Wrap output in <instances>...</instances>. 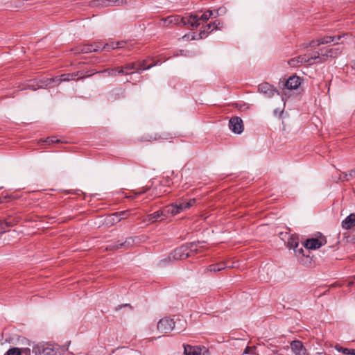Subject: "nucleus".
Returning a JSON list of instances; mask_svg holds the SVG:
<instances>
[{
  "mask_svg": "<svg viewBox=\"0 0 355 355\" xmlns=\"http://www.w3.org/2000/svg\"><path fill=\"white\" fill-rule=\"evenodd\" d=\"M196 202L195 198L189 200L179 199L173 203H171L163 208L164 218H167L168 215L175 216L184 210L190 208Z\"/></svg>",
  "mask_w": 355,
  "mask_h": 355,
  "instance_id": "1",
  "label": "nucleus"
},
{
  "mask_svg": "<svg viewBox=\"0 0 355 355\" xmlns=\"http://www.w3.org/2000/svg\"><path fill=\"white\" fill-rule=\"evenodd\" d=\"M197 243H190L189 244L182 245L176 248L169 254L168 259L170 261L184 260L190 257L192 254L197 252Z\"/></svg>",
  "mask_w": 355,
  "mask_h": 355,
  "instance_id": "2",
  "label": "nucleus"
},
{
  "mask_svg": "<svg viewBox=\"0 0 355 355\" xmlns=\"http://www.w3.org/2000/svg\"><path fill=\"white\" fill-rule=\"evenodd\" d=\"M89 73V71H86L85 74H83V72L82 71H77L74 73H65L61 75L60 77H55L54 78H49L46 81L48 82L46 85L50 84L53 82H56L58 84H60L62 82H67L70 81L72 80H74L76 77L78 76V80L79 79H83L87 76V74Z\"/></svg>",
  "mask_w": 355,
  "mask_h": 355,
  "instance_id": "3",
  "label": "nucleus"
},
{
  "mask_svg": "<svg viewBox=\"0 0 355 355\" xmlns=\"http://www.w3.org/2000/svg\"><path fill=\"white\" fill-rule=\"evenodd\" d=\"M183 347L185 355H209V349L202 345H184Z\"/></svg>",
  "mask_w": 355,
  "mask_h": 355,
  "instance_id": "4",
  "label": "nucleus"
},
{
  "mask_svg": "<svg viewBox=\"0 0 355 355\" xmlns=\"http://www.w3.org/2000/svg\"><path fill=\"white\" fill-rule=\"evenodd\" d=\"M157 328L160 333L166 335L175 329V322L171 318H163L158 322Z\"/></svg>",
  "mask_w": 355,
  "mask_h": 355,
  "instance_id": "5",
  "label": "nucleus"
},
{
  "mask_svg": "<svg viewBox=\"0 0 355 355\" xmlns=\"http://www.w3.org/2000/svg\"><path fill=\"white\" fill-rule=\"evenodd\" d=\"M101 49L100 42H94L90 44H80L74 49L75 53H88L97 52Z\"/></svg>",
  "mask_w": 355,
  "mask_h": 355,
  "instance_id": "6",
  "label": "nucleus"
},
{
  "mask_svg": "<svg viewBox=\"0 0 355 355\" xmlns=\"http://www.w3.org/2000/svg\"><path fill=\"white\" fill-rule=\"evenodd\" d=\"M128 0H94L90 3L92 7L97 6H121L125 5Z\"/></svg>",
  "mask_w": 355,
  "mask_h": 355,
  "instance_id": "7",
  "label": "nucleus"
},
{
  "mask_svg": "<svg viewBox=\"0 0 355 355\" xmlns=\"http://www.w3.org/2000/svg\"><path fill=\"white\" fill-rule=\"evenodd\" d=\"M95 73H103V74H105L106 76L115 77L117 75H121V74L128 75L130 73L129 72H125L123 68H121L120 67H113V68H107V69H105L104 70L99 71H93L91 73H87V76H92L93 74H95Z\"/></svg>",
  "mask_w": 355,
  "mask_h": 355,
  "instance_id": "8",
  "label": "nucleus"
},
{
  "mask_svg": "<svg viewBox=\"0 0 355 355\" xmlns=\"http://www.w3.org/2000/svg\"><path fill=\"white\" fill-rule=\"evenodd\" d=\"M229 128L235 134H241L244 130L243 120L239 116H233L229 121Z\"/></svg>",
  "mask_w": 355,
  "mask_h": 355,
  "instance_id": "9",
  "label": "nucleus"
},
{
  "mask_svg": "<svg viewBox=\"0 0 355 355\" xmlns=\"http://www.w3.org/2000/svg\"><path fill=\"white\" fill-rule=\"evenodd\" d=\"M327 241L324 238H320V239L311 238L306 239L302 245L307 250H316L325 245Z\"/></svg>",
  "mask_w": 355,
  "mask_h": 355,
  "instance_id": "10",
  "label": "nucleus"
},
{
  "mask_svg": "<svg viewBox=\"0 0 355 355\" xmlns=\"http://www.w3.org/2000/svg\"><path fill=\"white\" fill-rule=\"evenodd\" d=\"M258 91L268 98H271L275 93L279 94L278 90L268 83H263L260 84L258 86Z\"/></svg>",
  "mask_w": 355,
  "mask_h": 355,
  "instance_id": "11",
  "label": "nucleus"
},
{
  "mask_svg": "<svg viewBox=\"0 0 355 355\" xmlns=\"http://www.w3.org/2000/svg\"><path fill=\"white\" fill-rule=\"evenodd\" d=\"M182 26L190 25L193 28H197L200 26L199 16L195 13H191L189 17H182Z\"/></svg>",
  "mask_w": 355,
  "mask_h": 355,
  "instance_id": "12",
  "label": "nucleus"
},
{
  "mask_svg": "<svg viewBox=\"0 0 355 355\" xmlns=\"http://www.w3.org/2000/svg\"><path fill=\"white\" fill-rule=\"evenodd\" d=\"M18 223L16 218L9 216L3 220H0V234H3L8 231V228L13 227Z\"/></svg>",
  "mask_w": 355,
  "mask_h": 355,
  "instance_id": "13",
  "label": "nucleus"
},
{
  "mask_svg": "<svg viewBox=\"0 0 355 355\" xmlns=\"http://www.w3.org/2000/svg\"><path fill=\"white\" fill-rule=\"evenodd\" d=\"M182 20V17L179 15H171L166 18H162L159 25L163 26H168L170 24L181 25Z\"/></svg>",
  "mask_w": 355,
  "mask_h": 355,
  "instance_id": "14",
  "label": "nucleus"
},
{
  "mask_svg": "<svg viewBox=\"0 0 355 355\" xmlns=\"http://www.w3.org/2000/svg\"><path fill=\"white\" fill-rule=\"evenodd\" d=\"M291 347L295 355H306V349L300 340L292 341Z\"/></svg>",
  "mask_w": 355,
  "mask_h": 355,
  "instance_id": "15",
  "label": "nucleus"
},
{
  "mask_svg": "<svg viewBox=\"0 0 355 355\" xmlns=\"http://www.w3.org/2000/svg\"><path fill=\"white\" fill-rule=\"evenodd\" d=\"M301 85V79L297 76L293 75L286 81L284 83L285 87L288 89H296Z\"/></svg>",
  "mask_w": 355,
  "mask_h": 355,
  "instance_id": "16",
  "label": "nucleus"
},
{
  "mask_svg": "<svg viewBox=\"0 0 355 355\" xmlns=\"http://www.w3.org/2000/svg\"><path fill=\"white\" fill-rule=\"evenodd\" d=\"M164 214L163 209L158 210L153 214H148L146 218L144 219L145 222H148L150 223H153L157 220L162 221L164 220Z\"/></svg>",
  "mask_w": 355,
  "mask_h": 355,
  "instance_id": "17",
  "label": "nucleus"
},
{
  "mask_svg": "<svg viewBox=\"0 0 355 355\" xmlns=\"http://www.w3.org/2000/svg\"><path fill=\"white\" fill-rule=\"evenodd\" d=\"M342 35H336V36H324L322 37H320L317 39V46H320L321 44H327L329 43L334 42V44H338L339 40L341 39Z\"/></svg>",
  "mask_w": 355,
  "mask_h": 355,
  "instance_id": "18",
  "label": "nucleus"
},
{
  "mask_svg": "<svg viewBox=\"0 0 355 355\" xmlns=\"http://www.w3.org/2000/svg\"><path fill=\"white\" fill-rule=\"evenodd\" d=\"M138 237H129L127 238L124 242L119 243L118 242L114 246V249H119L121 248H128L130 247L133 246L136 243L139 241Z\"/></svg>",
  "mask_w": 355,
  "mask_h": 355,
  "instance_id": "19",
  "label": "nucleus"
},
{
  "mask_svg": "<svg viewBox=\"0 0 355 355\" xmlns=\"http://www.w3.org/2000/svg\"><path fill=\"white\" fill-rule=\"evenodd\" d=\"M280 236H283L284 234L281 232ZM284 236H288L287 247L290 249L297 248L299 246V239L297 235H290L288 233H285Z\"/></svg>",
  "mask_w": 355,
  "mask_h": 355,
  "instance_id": "20",
  "label": "nucleus"
},
{
  "mask_svg": "<svg viewBox=\"0 0 355 355\" xmlns=\"http://www.w3.org/2000/svg\"><path fill=\"white\" fill-rule=\"evenodd\" d=\"M355 226V214H350L342 221V227L345 230H349Z\"/></svg>",
  "mask_w": 355,
  "mask_h": 355,
  "instance_id": "21",
  "label": "nucleus"
},
{
  "mask_svg": "<svg viewBox=\"0 0 355 355\" xmlns=\"http://www.w3.org/2000/svg\"><path fill=\"white\" fill-rule=\"evenodd\" d=\"M306 55H301L288 60V64L292 67H297L302 63H306Z\"/></svg>",
  "mask_w": 355,
  "mask_h": 355,
  "instance_id": "22",
  "label": "nucleus"
},
{
  "mask_svg": "<svg viewBox=\"0 0 355 355\" xmlns=\"http://www.w3.org/2000/svg\"><path fill=\"white\" fill-rule=\"evenodd\" d=\"M168 135L165 134L163 135H158L157 133L154 135H146L142 137L141 140L146 141H156L159 139H168Z\"/></svg>",
  "mask_w": 355,
  "mask_h": 355,
  "instance_id": "23",
  "label": "nucleus"
},
{
  "mask_svg": "<svg viewBox=\"0 0 355 355\" xmlns=\"http://www.w3.org/2000/svg\"><path fill=\"white\" fill-rule=\"evenodd\" d=\"M322 53L315 52L313 53V62L314 64H319L325 62L328 58V55H324L322 53V49H321Z\"/></svg>",
  "mask_w": 355,
  "mask_h": 355,
  "instance_id": "24",
  "label": "nucleus"
},
{
  "mask_svg": "<svg viewBox=\"0 0 355 355\" xmlns=\"http://www.w3.org/2000/svg\"><path fill=\"white\" fill-rule=\"evenodd\" d=\"M227 267L225 263L221 262L209 266L207 270L210 272H219Z\"/></svg>",
  "mask_w": 355,
  "mask_h": 355,
  "instance_id": "25",
  "label": "nucleus"
},
{
  "mask_svg": "<svg viewBox=\"0 0 355 355\" xmlns=\"http://www.w3.org/2000/svg\"><path fill=\"white\" fill-rule=\"evenodd\" d=\"M211 28H212V24L211 23L207 24L205 27V28L203 30L200 31V32L199 33L198 38L202 39V38L206 37L209 35V33L212 31Z\"/></svg>",
  "mask_w": 355,
  "mask_h": 355,
  "instance_id": "26",
  "label": "nucleus"
},
{
  "mask_svg": "<svg viewBox=\"0 0 355 355\" xmlns=\"http://www.w3.org/2000/svg\"><path fill=\"white\" fill-rule=\"evenodd\" d=\"M132 47V44H128L126 41H119L116 42V46H113L112 49L126 48L130 50Z\"/></svg>",
  "mask_w": 355,
  "mask_h": 355,
  "instance_id": "27",
  "label": "nucleus"
},
{
  "mask_svg": "<svg viewBox=\"0 0 355 355\" xmlns=\"http://www.w3.org/2000/svg\"><path fill=\"white\" fill-rule=\"evenodd\" d=\"M146 60H142L139 62H138L139 67L136 69L135 72L136 73H140L141 70H146L148 69H150L154 64H150L148 66H146Z\"/></svg>",
  "mask_w": 355,
  "mask_h": 355,
  "instance_id": "28",
  "label": "nucleus"
},
{
  "mask_svg": "<svg viewBox=\"0 0 355 355\" xmlns=\"http://www.w3.org/2000/svg\"><path fill=\"white\" fill-rule=\"evenodd\" d=\"M336 349L338 352H341L345 354H351V355H355V349H351L348 348H344L339 345H336L335 347Z\"/></svg>",
  "mask_w": 355,
  "mask_h": 355,
  "instance_id": "29",
  "label": "nucleus"
},
{
  "mask_svg": "<svg viewBox=\"0 0 355 355\" xmlns=\"http://www.w3.org/2000/svg\"><path fill=\"white\" fill-rule=\"evenodd\" d=\"M340 52L341 51L339 49H330L324 53V55H328V58H335Z\"/></svg>",
  "mask_w": 355,
  "mask_h": 355,
  "instance_id": "30",
  "label": "nucleus"
},
{
  "mask_svg": "<svg viewBox=\"0 0 355 355\" xmlns=\"http://www.w3.org/2000/svg\"><path fill=\"white\" fill-rule=\"evenodd\" d=\"M213 15V11L211 10H207L200 17H199V21H207Z\"/></svg>",
  "mask_w": 355,
  "mask_h": 355,
  "instance_id": "31",
  "label": "nucleus"
},
{
  "mask_svg": "<svg viewBox=\"0 0 355 355\" xmlns=\"http://www.w3.org/2000/svg\"><path fill=\"white\" fill-rule=\"evenodd\" d=\"M120 221H121V220L119 218V215L117 214L116 212L112 214L108 218V222L112 223V224L117 223H119Z\"/></svg>",
  "mask_w": 355,
  "mask_h": 355,
  "instance_id": "32",
  "label": "nucleus"
},
{
  "mask_svg": "<svg viewBox=\"0 0 355 355\" xmlns=\"http://www.w3.org/2000/svg\"><path fill=\"white\" fill-rule=\"evenodd\" d=\"M7 355H21V351L18 347H12L9 349L7 352Z\"/></svg>",
  "mask_w": 355,
  "mask_h": 355,
  "instance_id": "33",
  "label": "nucleus"
},
{
  "mask_svg": "<svg viewBox=\"0 0 355 355\" xmlns=\"http://www.w3.org/2000/svg\"><path fill=\"white\" fill-rule=\"evenodd\" d=\"M42 348L43 345H35L33 347L32 352L35 355H43Z\"/></svg>",
  "mask_w": 355,
  "mask_h": 355,
  "instance_id": "34",
  "label": "nucleus"
},
{
  "mask_svg": "<svg viewBox=\"0 0 355 355\" xmlns=\"http://www.w3.org/2000/svg\"><path fill=\"white\" fill-rule=\"evenodd\" d=\"M137 62H131L125 64L123 67H121L124 69L125 72H128L130 70H133L136 69Z\"/></svg>",
  "mask_w": 355,
  "mask_h": 355,
  "instance_id": "35",
  "label": "nucleus"
},
{
  "mask_svg": "<svg viewBox=\"0 0 355 355\" xmlns=\"http://www.w3.org/2000/svg\"><path fill=\"white\" fill-rule=\"evenodd\" d=\"M42 354H43V355H53L54 354V350H53V349L52 347H50L49 346L44 347L43 345Z\"/></svg>",
  "mask_w": 355,
  "mask_h": 355,
  "instance_id": "36",
  "label": "nucleus"
},
{
  "mask_svg": "<svg viewBox=\"0 0 355 355\" xmlns=\"http://www.w3.org/2000/svg\"><path fill=\"white\" fill-rule=\"evenodd\" d=\"M255 350H256V347L255 346H252V347H247L244 352H243V354H255Z\"/></svg>",
  "mask_w": 355,
  "mask_h": 355,
  "instance_id": "37",
  "label": "nucleus"
},
{
  "mask_svg": "<svg viewBox=\"0 0 355 355\" xmlns=\"http://www.w3.org/2000/svg\"><path fill=\"white\" fill-rule=\"evenodd\" d=\"M293 250H294V252L296 256L299 257V256H304V249L302 247L301 248H293Z\"/></svg>",
  "mask_w": 355,
  "mask_h": 355,
  "instance_id": "38",
  "label": "nucleus"
},
{
  "mask_svg": "<svg viewBox=\"0 0 355 355\" xmlns=\"http://www.w3.org/2000/svg\"><path fill=\"white\" fill-rule=\"evenodd\" d=\"M113 46H116V42L107 43L101 47V50L105 49L110 51V49H112Z\"/></svg>",
  "mask_w": 355,
  "mask_h": 355,
  "instance_id": "39",
  "label": "nucleus"
},
{
  "mask_svg": "<svg viewBox=\"0 0 355 355\" xmlns=\"http://www.w3.org/2000/svg\"><path fill=\"white\" fill-rule=\"evenodd\" d=\"M117 214L119 215V218L121 220L122 219H125L128 218L129 216V212L128 211H123L121 212H116Z\"/></svg>",
  "mask_w": 355,
  "mask_h": 355,
  "instance_id": "40",
  "label": "nucleus"
},
{
  "mask_svg": "<svg viewBox=\"0 0 355 355\" xmlns=\"http://www.w3.org/2000/svg\"><path fill=\"white\" fill-rule=\"evenodd\" d=\"M212 24V28L211 31H214V29L217 30L219 29V26L220 25V22L218 20L214 21V22L211 23Z\"/></svg>",
  "mask_w": 355,
  "mask_h": 355,
  "instance_id": "41",
  "label": "nucleus"
},
{
  "mask_svg": "<svg viewBox=\"0 0 355 355\" xmlns=\"http://www.w3.org/2000/svg\"><path fill=\"white\" fill-rule=\"evenodd\" d=\"M40 87H42V86H35L34 84L29 83V84H28L26 85L25 89H31V90H36L38 88H40Z\"/></svg>",
  "mask_w": 355,
  "mask_h": 355,
  "instance_id": "42",
  "label": "nucleus"
},
{
  "mask_svg": "<svg viewBox=\"0 0 355 355\" xmlns=\"http://www.w3.org/2000/svg\"><path fill=\"white\" fill-rule=\"evenodd\" d=\"M21 351V355H31V349L28 347L20 349Z\"/></svg>",
  "mask_w": 355,
  "mask_h": 355,
  "instance_id": "43",
  "label": "nucleus"
},
{
  "mask_svg": "<svg viewBox=\"0 0 355 355\" xmlns=\"http://www.w3.org/2000/svg\"><path fill=\"white\" fill-rule=\"evenodd\" d=\"M349 173H343L342 175H340L339 177V180H340L341 181H345V180H349Z\"/></svg>",
  "mask_w": 355,
  "mask_h": 355,
  "instance_id": "44",
  "label": "nucleus"
},
{
  "mask_svg": "<svg viewBox=\"0 0 355 355\" xmlns=\"http://www.w3.org/2000/svg\"><path fill=\"white\" fill-rule=\"evenodd\" d=\"M124 307H130V309H132V306L130 304H121V305H119L118 306H116L115 308V310L119 311L120 309H121L122 308H124Z\"/></svg>",
  "mask_w": 355,
  "mask_h": 355,
  "instance_id": "45",
  "label": "nucleus"
},
{
  "mask_svg": "<svg viewBox=\"0 0 355 355\" xmlns=\"http://www.w3.org/2000/svg\"><path fill=\"white\" fill-rule=\"evenodd\" d=\"M306 63H309V65L314 64L313 55L310 57L306 55Z\"/></svg>",
  "mask_w": 355,
  "mask_h": 355,
  "instance_id": "46",
  "label": "nucleus"
},
{
  "mask_svg": "<svg viewBox=\"0 0 355 355\" xmlns=\"http://www.w3.org/2000/svg\"><path fill=\"white\" fill-rule=\"evenodd\" d=\"M315 46H317V40L311 41L309 44L306 46V47Z\"/></svg>",
  "mask_w": 355,
  "mask_h": 355,
  "instance_id": "47",
  "label": "nucleus"
},
{
  "mask_svg": "<svg viewBox=\"0 0 355 355\" xmlns=\"http://www.w3.org/2000/svg\"><path fill=\"white\" fill-rule=\"evenodd\" d=\"M349 178H355V168L349 171Z\"/></svg>",
  "mask_w": 355,
  "mask_h": 355,
  "instance_id": "48",
  "label": "nucleus"
},
{
  "mask_svg": "<svg viewBox=\"0 0 355 355\" xmlns=\"http://www.w3.org/2000/svg\"><path fill=\"white\" fill-rule=\"evenodd\" d=\"M146 192V191H140L139 192H135L134 193V196H132V198H135V197H137L143 193H144Z\"/></svg>",
  "mask_w": 355,
  "mask_h": 355,
  "instance_id": "49",
  "label": "nucleus"
},
{
  "mask_svg": "<svg viewBox=\"0 0 355 355\" xmlns=\"http://www.w3.org/2000/svg\"><path fill=\"white\" fill-rule=\"evenodd\" d=\"M221 10H222V8H219V9H218V10L216 11V15H215V17L218 16V15H220V12Z\"/></svg>",
  "mask_w": 355,
  "mask_h": 355,
  "instance_id": "50",
  "label": "nucleus"
},
{
  "mask_svg": "<svg viewBox=\"0 0 355 355\" xmlns=\"http://www.w3.org/2000/svg\"><path fill=\"white\" fill-rule=\"evenodd\" d=\"M196 39H197V37H196L195 33H193L192 40H196Z\"/></svg>",
  "mask_w": 355,
  "mask_h": 355,
  "instance_id": "51",
  "label": "nucleus"
},
{
  "mask_svg": "<svg viewBox=\"0 0 355 355\" xmlns=\"http://www.w3.org/2000/svg\"><path fill=\"white\" fill-rule=\"evenodd\" d=\"M352 67H353V68H355V60H354V61L353 62V63H352Z\"/></svg>",
  "mask_w": 355,
  "mask_h": 355,
  "instance_id": "52",
  "label": "nucleus"
},
{
  "mask_svg": "<svg viewBox=\"0 0 355 355\" xmlns=\"http://www.w3.org/2000/svg\"><path fill=\"white\" fill-rule=\"evenodd\" d=\"M3 202L2 199L0 198V204Z\"/></svg>",
  "mask_w": 355,
  "mask_h": 355,
  "instance_id": "53",
  "label": "nucleus"
},
{
  "mask_svg": "<svg viewBox=\"0 0 355 355\" xmlns=\"http://www.w3.org/2000/svg\"><path fill=\"white\" fill-rule=\"evenodd\" d=\"M277 113H278V111L275 110V114H277Z\"/></svg>",
  "mask_w": 355,
  "mask_h": 355,
  "instance_id": "54",
  "label": "nucleus"
},
{
  "mask_svg": "<svg viewBox=\"0 0 355 355\" xmlns=\"http://www.w3.org/2000/svg\"><path fill=\"white\" fill-rule=\"evenodd\" d=\"M51 141V142H55V141H54V140H53V139H51V141Z\"/></svg>",
  "mask_w": 355,
  "mask_h": 355,
  "instance_id": "55",
  "label": "nucleus"
}]
</instances>
